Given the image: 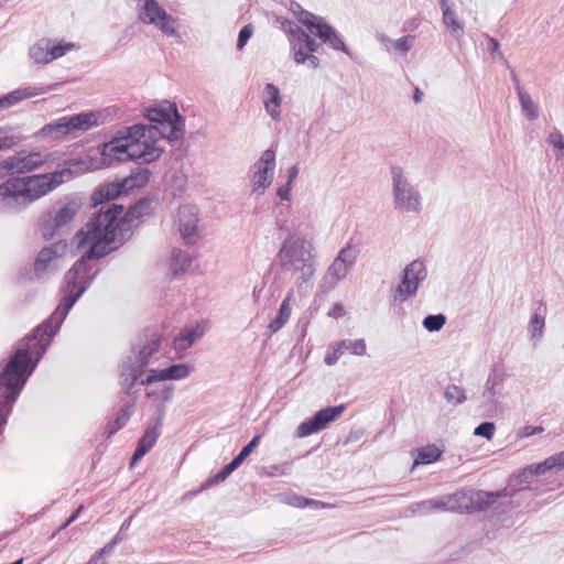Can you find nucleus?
I'll return each instance as SVG.
<instances>
[{
    "mask_svg": "<svg viewBox=\"0 0 564 564\" xmlns=\"http://www.w3.org/2000/svg\"><path fill=\"white\" fill-rule=\"evenodd\" d=\"M91 260L87 256H83L74 263L65 275V286L63 289L65 294L59 305L47 321L34 329L32 335L18 343L15 349L26 348V356L34 365L37 366L69 310L90 285L94 279Z\"/></svg>",
    "mask_w": 564,
    "mask_h": 564,
    "instance_id": "obj_1",
    "label": "nucleus"
},
{
    "mask_svg": "<svg viewBox=\"0 0 564 564\" xmlns=\"http://www.w3.org/2000/svg\"><path fill=\"white\" fill-rule=\"evenodd\" d=\"M544 460L538 464L535 469L525 468L520 474L512 476L509 479L508 486L499 491H485V490H459L451 495H443L432 498L435 512H478L485 511L494 506L499 499L512 497L518 491L529 489L532 485V479L545 471L564 469V460H552L547 464Z\"/></svg>",
    "mask_w": 564,
    "mask_h": 564,
    "instance_id": "obj_2",
    "label": "nucleus"
},
{
    "mask_svg": "<svg viewBox=\"0 0 564 564\" xmlns=\"http://www.w3.org/2000/svg\"><path fill=\"white\" fill-rule=\"evenodd\" d=\"M149 207L147 202H139L123 214V206L111 204L106 209H100L76 235L77 247L79 249L88 248L85 256L88 259L98 260L107 256L116 247L113 243L118 237V230L121 224L132 220V218L142 216L144 209Z\"/></svg>",
    "mask_w": 564,
    "mask_h": 564,
    "instance_id": "obj_3",
    "label": "nucleus"
},
{
    "mask_svg": "<svg viewBox=\"0 0 564 564\" xmlns=\"http://www.w3.org/2000/svg\"><path fill=\"white\" fill-rule=\"evenodd\" d=\"M87 171L84 161L70 160L65 167L44 174L11 177L0 184V202L12 199L21 204H31L45 196L74 174Z\"/></svg>",
    "mask_w": 564,
    "mask_h": 564,
    "instance_id": "obj_4",
    "label": "nucleus"
},
{
    "mask_svg": "<svg viewBox=\"0 0 564 564\" xmlns=\"http://www.w3.org/2000/svg\"><path fill=\"white\" fill-rule=\"evenodd\" d=\"M26 351V348L15 349L10 359L0 365V429L7 424L12 405L36 368Z\"/></svg>",
    "mask_w": 564,
    "mask_h": 564,
    "instance_id": "obj_5",
    "label": "nucleus"
},
{
    "mask_svg": "<svg viewBox=\"0 0 564 564\" xmlns=\"http://www.w3.org/2000/svg\"><path fill=\"white\" fill-rule=\"evenodd\" d=\"M148 118L151 122L158 123V126L151 127L153 132H159L165 139L173 141L183 134L184 120L178 115L174 102L164 101L158 107L149 109Z\"/></svg>",
    "mask_w": 564,
    "mask_h": 564,
    "instance_id": "obj_6",
    "label": "nucleus"
},
{
    "mask_svg": "<svg viewBox=\"0 0 564 564\" xmlns=\"http://www.w3.org/2000/svg\"><path fill=\"white\" fill-rule=\"evenodd\" d=\"M98 123L95 112H84L72 117H63L56 122L45 124L39 131L42 137H65L74 131H86Z\"/></svg>",
    "mask_w": 564,
    "mask_h": 564,
    "instance_id": "obj_7",
    "label": "nucleus"
},
{
    "mask_svg": "<svg viewBox=\"0 0 564 564\" xmlns=\"http://www.w3.org/2000/svg\"><path fill=\"white\" fill-rule=\"evenodd\" d=\"M154 135L152 128H147L141 124H135L129 128L128 134L129 149L132 160H143L150 162L156 159L160 153L154 142H150Z\"/></svg>",
    "mask_w": 564,
    "mask_h": 564,
    "instance_id": "obj_8",
    "label": "nucleus"
},
{
    "mask_svg": "<svg viewBox=\"0 0 564 564\" xmlns=\"http://www.w3.org/2000/svg\"><path fill=\"white\" fill-rule=\"evenodd\" d=\"M149 181V174L147 171L140 172L135 175H131L126 177L122 182H112L108 184L100 185L94 193L91 194V200L94 205H100L106 202L112 200L119 197L122 193H127L128 191L140 187L144 185Z\"/></svg>",
    "mask_w": 564,
    "mask_h": 564,
    "instance_id": "obj_9",
    "label": "nucleus"
},
{
    "mask_svg": "<svg viewBox=\"0 0 564 564\" xmlns=\"http://www.w3.org/2000/svg\"><path fill=\"white\" fill-rule=\"evenodd\" d=\"M357 257V251L350 245L343 248L324 274L321 289L324 292L333 290L349 272Z\"/></svg>",
    "mask_w": 564,
    "mask_h": 564,
    "instance_id": "obj_10",
    "label": "nucleus"
},
{
    "mask_svg": "<svg viewBox=\"0 0 564 564\" xmlns=\"http://www.w3.org/2000/svg\"><path fill=\"white\" fill-rule=\"evenodd\" d=\"M50 160V155L41 152L20 151L0 161V170L11 174H25L43 166Z\"/></svg>",
    "mask_w": 564,
    "mask_h": 564,
    "instance_id": "obj_11",
    "label": "nucleus"
},
{
    "mask_svg": "<svg viewBox=\"0 0 564 564\" xmlns=\"http://www.w3.org/2000/svg\"><path fill=\"white\" fill-rule=\"evenodd\" d=\"M80 209L77 200H67L57 206L56 209L48 213L42 223L44 236H53L58 229L73 221Z\"/></svg>",
    "mask_w": 564,
    "mask_h": 564,
    "instance_id": "obj_12",
    "label": "nucleus"
},
{
    "mask_svg": "<svg viewBox=\"0 0 564 564\" xmlns=\"http://www.w3.org/2000/svg\"><path fill=\"white\" fill-rule=\"evenodd\" d=\"M344 411V404L319 410L313 417L302 422L297 426L296 436L306 437L321 432L322 430L326 429L329 423L339 419Z\"/></svg>",
    "mask_w": 564,
    "mask_h": 564,
    "instance_id": "obj_13",
    "label": "nucleus"
},
{
    "mask_svg": "<svg viewBox=\"0 0 564 564\" xmlns=\"http://www.w3.org/2000/svg\"><path fill=\"white\" fill-rule=\"evenodd\" d=\"M144 23L155 24L164 34H175V20L155 0H144L139 15Z\"/></svg>",
    "mask_w": 564,
    "mask_h": 564,
    "instance_id": "obj_14",
    "label": "nucleus"
},
{
    "mask_svg": "<svg viewBox=\"0 0 564 564\" xmlns=\"http://www.w3.org/2000/svg\"><path fill=\"white\" fill-rule=\"evenodd\" d=\"M424 264L420 261L411 262L404 269L402 282L398 285L393 293L394 302H404L409 296L416 292L420 281L425 278Z\"/></svg>",
    "mask_w": 564,
    "mask_h": 564,
    "instance_id": "obj_15",
    "label": "nucleus"
},
{
    "mask_svg": "<svg viewBox=\"0 0 564 564\" xmlns=\"http://www.w3.org/2000/svg\"><path fill=\"white\" fill-rule=\"evenodd\" d=\"M393 182L397 206L405 212L417 210L420 197L403 178L400 169H393Z\"/></svg>",
    "mask_w": 564,
    "mask_h": 564,
    "instance_id": "obj_16",
    "label": "nucleus"
},
{
    "mask_svg": "<svg viewBox=\"0 0 564 564\" xmlns=\"http://www.w3.org/2000/svg\"><path fill=\"white\" fill-rule=\"evenodd\" d=\"M279 256L281 267L285 271L297 272L302 263L313 261L311 251L297 243L284 245Z\"/></svg>",
    "mask_w": 564,
    "mask_h": 564,
    "instance_id": "obj_17",
    "label": "nucleus"
},
{
    "mask_svg": "<svg viewBox=\"0 0 564 564\" xmlns=\"http://www.w3.org/2000/svg\"><path fill=\"white\" fill-rule=\"evenodd\" d=\"M100 154L102 164L108 166L117 162L132 160L129 149V139L124 135L104 143L100 148Z\"/></svg>",
    "mask_w": 564,
    "mask_h": 564,
    "instance_id": "obj_18",
    "label": "nucleus"
},
{
    "mask_svg": "<svg viewBox=\"0 0 564 564\" xmlns=\"http://www.w3.org/2000/svg\"><path fill=\"white\" fill-rule=\"evenodd\" d=\"M178 230L186 243H195L198 238V212L196 206L183 205L178 209Z\"/></svg>",
    "mask_w": 564,
    "mask_h": 564,
    "instance_id": "obj_19",
    "label": "nucleus"
},
{
    "mask_svg": "<svg viewBox=\"0 0 564 564\" xmlns=\"http://www.w3.org/2000/svg\"><path fill=\"white\" fill-rule=\"evenodd\" d=\"M275 166V153L273 150H265L259 162L256 164L257 171L252 177L253 191L264 189L269 186L273 178Z\"/></svg>",
    "mask_w": 564,
    "mask_h": 564,
    "instance_id": "obj_20",
    "label": "nucleus"
},
{
    "mask_svg": "<svg viewBox=\"0 0 564 564\" xmlns=\"http://www.w3.org/2000/svg\"><path fill=\"white\" fill-rule=\"evenodd\" d=\"M189 375L188 366L184 364L173 365L169 368L161 370H151L149 376L147 377L144 383L151 384L158 381H166V380H180L184 379Z\"/></svg>",
    "mask_w": 564,
    "mask_h": 564,
    "instance_id": "obj_21",
    "label": "nucleus"
},
{
    "mask_svg": "<svg viewBox=\"0 0 564 564\" xmlns=\"http://www.w3.org/2000/svg\"><path fill=\"white\" fill-rule=\"evenodd\" d=\"M61 258L57 247L43 248L34 262V271L37 278H41L45 272L56 269V262Z\"/></svg>",
    "mask_w": 564,
    "mask_h": 564,
    "instance_id": "obj_22",
    "label": "nucleus"
},
{
    "mask_svg": "<svg viewBox=\"0 0 564 564\" xmlns=\"http://www.w3.org/2000/svg\"><path fill=\"white\" fill-rule=\"evenodd\" d=\"M262 101L267 112L274 120L280 118L282 98L279 88L273 84H267L262 93Z\"/></svg>",
    "mask_w": 564,
    "mask_h": 564,
    "instance_id": "obj_23",
    "label": "nucleus"
},
{
    "mask_svg": "<svg viewBox=\"0 0 564 564\" xmlns=\"http://www.w3.org/2000/svg\"><path fill=\"white\" fill-rule=\"evenodd\" d=\"M297 19L308 29L312 34L316 36H327V33L329 32V25L325 23L321 18L301 9L297 13Z\"/></svg>",
    "mask_w": 564,
    "mask_h": 564,
    "instance_id": "obj_24",
    "label": "nucleus"
},
{
    "mask_svg": "<svg viewBox=\"0 0 564 564\" xmlns=\"http://www.w3.org/2000/svg\"><path fill=\"white\" fill-rule=\"evenodd\" d=\"M45 90L40 87H24L15 89L2 98H0V107H10L21 102L24 99H29L43 94Z\"/></svg>",
    "mask_w": 564,
    "mask_h": 564,
    "instance_id": "obj_25",
    "label": "nucleus"
},
{
    "mask_svg": "<svg viewBox=\"0 0 564 564\" xmlns=\"http://www.w3.org/2000/svg\"><path fill=\"white\" fill-rule=\"evenodd\" d=\"M293 296H294V292H293V290H291L280 306L278 317L269 324V329L271 333H276L289 321V318L291 316V312H292L291 303L293 301Z\"/></svg>",
    "mask_w": 564,
    "mask_h": 564,
    "instance_id": "obj_26",
    "label": "nucleus"
},
{
    "mask_svg": "<svg viewBox=\"0 0 564 564\" xmlns=\"http://www.w3.org/2000/svg\"><path fill=\"white\" fill-rule=\"evenodd\" d=\"M51 40L41 39L30 48V57L37 64L50 63Z\"/></svg>",
    "mask_w": 564,
    "mask_h": 564,
    "instance_id": "obj_27",
    "label": "nucleus"
},
{
    "mask_svg": "<svg viewBox=\"0 0 564 564\" xmlns=\"http://www.w3.org/2000/svg\"><path fill=\"white\" fill-rule=\"evenodd\" d=\"M158 440L156 427H151L145 431L144 435L139 442V445L131 458H142L155 444Z\"/></svg>",
    "mask_w": 564,
    "mask_h": 564,
    "instance_id": "obj_28",
    "label": "nucleus"
},
{
    "mask_svg": "<svg viewBox=\"0 0 564 564\" xmlns=\"http://www.w3.org/2000/svg\"><path fill=\"white\" fill-rule=\"evenodd\" d=\"M242 460H230V463L226 465L221 470L206 479L202 484L200 490L207 489L213 485L223 482L234 470H236L240 466Z\"/></svg>",
    "mask_w": 564,
    "mask_h": 564,
    "instance_id": "obj_29",
    "label": "nucleus"
},
{
    "mask_svg": "<svg viewBox=\"0 0 564 564\" xmlns=\"http://www.w3.org/2000/svg\"><path fill=\"white\" fill-rule=\"evenodd\" d=\"M161 336L153 334L149 339L148 344L139 352L140 366L144 367L148 365L150 358L156 352L161 346Z\"/></svg>",
    "mask_w": 564,
    "mask_h": 564,
    "instance_id": "obj_30",
    "label": "nucleus"
},
{
    "mask_svg": "<svg viewBox=\"0 0 564 564\" xmlns=\"http://www.w3.org/2000/svg\"><path fill=\"white\" fill-rule=\"evenodd\" d=\"M443 9V22L452 34L460 36L463 33V26L457 21L455 13L446 6L445 0H442Z\"/></svg>",
    "mask_w": 564,
    "mask_h": 564,
    "instance_id": "obj_31",
    "label": "nucleus"
},
{
    "mask_svg": "<svg viewBox=\"0 0 564 564\" xmlns=\"http://www.w3.org/2000/svg\"><path fill=\"white\" fill-rule=\"evenodd\" d=\"M192 264V259L183 253L181 250H176L172 254L171 270L174 275L184 273Z\"/></svg>",
    "mask_w": 564,
    "mask_h": 564,
    "instance_id": "obj_32",
    "label": "nucleus"
},
{
    "mask_svg": "<svg viewBox=\"0 0 564 564\" xmlns=\"http://www.w3.org/2000/svg\"><path fill=\"white\" fill-rule=\"evenodd\" d=\"M77 50V45L73 42H66L64 40L55 43L51 40V50H50V63L54 59H57L68 52Z\"/></svg>",
    "mask_w": 564,
    "mask_h": 564,
    "instance_id": "obj_33",
    "label": "nucleus"
},
{
    "mask_svg": "<svg viewBox=\"0 0 564 564\" xmlns=\"http://www.w3.org/2000/svg\"><path fill=\"white\" fill-rule=\"evenodd\" d=\"M196 339V333L192 329L182 330L173 340V347L177 351L189 348Z\"/></svg>",
    "mask_w": 564,
    "mask_h": 564,
    "instance_id": "obj_34",
    "label": "nucleus"
},
{
    "mask_svg": "<svg viewBox=\"0 0 564 564\" xmlns=\"http://www.w3.org/2000/svg\"><path fill=\"white\" fill-rule=\"evenodd\" d=\"M444 453V446L440 444H430L417 451V458H441Z\"/></svg>",
    "mask_w": 564,
    "mask_h": 564,
    "instance_id": "obj_35",
    "label": "nucleus"
},
{
    "mask_svg": "<svg viewBox=\"0 0 564 564\" xmlns=\"http://www.w3.org/2000/svg\"><path fill=\"white\" fill-rule=\"evenodd\" d=\"M408 511H410L411 514L426 516L430 514L431 512H435V509L432 503V499H427L411 505Z\"/></svg>",
    "mask_w": 564,
    "mask_h": 564,
    "instance_id": "obj_36",
    "label": "nucleus"
},
{
    "mask_svg": "<svg viewBox=\"0 0 564 564\" xmlns=\"http://www.w3.org/2000/svg\"><path fill=\"white\" fill-rule=\"evenodd\" d=\"M446 322V318L443 314L437 315H429L423 321V326L429 332H437L440 330Z\"/></svg>",
    "mask_w": 564,
    "mask_h": 564,
    "instance_id": "obj_37",
    "label": "nucleus"
},
{
    "mask_svg": "<svg viewBox=\"0 0 564 564\" xmlns=\"http://www.w3.org/2000/svg\"><path fill=\"white\" fill-rule=\"evenodd\" d=\"M444 395L453 404L462 403L466 399L464 390L454 384L446 388Z\"/></svg>",
    "mask_w": 564,
    "mask_h": 564,
    "instance_id": "obj_38",
    "label": "nucleus"
},
{
    "mask_svg": "<svg viewBox=\"0 0 564 564\" xmlns=\"http://www.w3.org/2000/svg\"><path fill=\"white\" fill-rule=\"evenodd\" d=\"M279 501L295 508H305L306 498L291 492L280 495Z\"/></svg>",
    "mask_w": 564,
    "mask_h": 564,
    "instance_id": "obj_39",
    "label": "nucleus"
},
{
    "mask_svg": "<svg viewBox=\"0 0 564 564\" xmlns=\"http://www.w3.org/2000/svg\"><path fill=\"white\" fill-rule=\"evenodd\" d=\"M314 272H315V267H314L313 261L302 263L300 270L297 271L299 276L296 278V282L299 284L307 282L308 280L312 279V276L314 275Z\"/></svg>",
    "mask_w": 564,
    "mask_h": 564,
    "instance_id": "obj_40",
    "label": "nucleus"
},
{
    "mask_svg": "<svg viewBox=\"0 0 564 564\" xmlns=\"http://www.w3.org/2000/svg\"><path fill=\"white\" fill-rule=\"evenodd\" d=\"M414 42V36L406 35L397 41L391 42L392 50L399 53H406L410 51Z\"/></svg>",
    "mask_w": 564,
    "mask_h": 564,
    "instance_id": "obj_41",
    "label": "nucleus"
},
{
    "mask_svg": "<svg viewBox=\"0 0 564 564\" xmlns=\"http://www.w3.org/2000/svg\"><path fill=\"white\" fill-rule=\"evenodd\" d=\"M495 431L496 426L494 423L484 422L475 429L474 434L477 436H482L487 440H491L495 434Z\"/></svg>",
    "mask_w": 564,
    "mask_h": 564,
    "instance_id": "obj_42",
    "label": "nucleus"
},
{
    "mask_svg": "<svg viewBox=\"0 0 564 564\" xmlns=\"http://www.w3.org/2000/svg\"><path fill=\"white\" fill-rule=\"evenodd\" d=\"M323 42H328L335 50L345 51V44L329 25L327 36H318Z\"/></svg>",
    "mask_w": 564,
    "mask_h": 564,
    "instance_id": "obj_43",
    "label": "nucleus"
},
{
    "mask_svg": "<svg viewBox=\"0 0 564 564\" xmlns=\"http://www.w3.org/2000/svg\"><path fill=\"white\" fill-rule=\"evenodd\" d=\"M544 328V317L535 313L530 321L532 337L541 336Z\"/></svg>",
    "mask_w": 564,
    "mask_h": 564,
    "instance_id": "obj_44",
    "label": "nucleus"
},
{
    "mask_svg": "<svg viewBox=\"0 0 564 564\" xmlns=\"http://www.w3.org/2000/svg\"><path fill=\"white\" fill-rule=\"evenodd\" d=\"M366 343L364 339H357L354 341H346V347L343 349L349 350L354 355L362 356L366 354Z\"/></svg>",
    "mask_w": 564,
    "mask_h": 564,
    "instance_id": "obj_45",
    "label": "nucleus"
},
{
    "mask_svg": "<svg viewBox=\"0 0 564 564\" xmlns=\"http://www.w3.org/2000/svg\"><path fill=\"white\" fill-rule=\"evenodd\" d=\"M520 100H521L522 108L527 112L528 117L530 119L535 118V116H536V107L533 104V101L531 100L530 96L520 93Z\"/></svg>",
    "mask_w": 564,
    "mask_h": 564,
    "instance_id": "obj_46",
    "label": "nucleus"
},
{
    "mask_svg": "<svg viewBox=\"0 0 564 564\" xmlns=\"http://www.w3.org/2000/svg\"><path fill=\"white\" fill-rule=\"evenodd\" d=\"M252 33H253V28L251 24H247L240 30L238 41H237V47L239 50H241L247 44L249 39L252 36Z\"/></svg>",
    "mask_w": 564,
    "mask_h": 564,
    "instance_id": "obj_47",
    "label": "nucleus"
},
{
    "mask_svg": "<svg viewBox=\"0 0 564 564\" xmlns=\"http://www.w3.org/2000/svg\"><path fill=\"white\" fill-rule=\"evenodd\" d=\"M343 347H346L345 340L338 343L337 346L334 348L333 352L327 354V356L325 357V362L328 366L334 365L338 360V358L344 351Z\"/></svg>",
    "mask_w": 564,
    "mask_h": 564,
    "instance_id": "obj_48",
    "label": "nucleus"
},
{
    "mask_svg": "<svg viewBox=\"0 0 564 564\" xmlns=\"http://www.w3.org/2000/svg\"><path fill=\"white\" fill-rule=\"evenodd\" d=\"M129 416H130V411L129 409H122L117 417V420L115 421V425L111 427V430L109 431V435L115 433L117 430H119L120 427H122L129 420Z\"/></svg>",
    "mask_w": 564,
    "mask_h": 564,
    "instance_id": "obj_49",
    "label": "nucleus"
},
{
    "mask_svg": "<svg viewBox=\"0 0 564 564\" xmlns=\"http://www.w3.org/2000/svg\"><path fill=\"white\" fill-rule=\"evenodd\" d=\"M260 436H254L235 458H247L252 449L258 445Z\"/></svg>",
    "mask_w": 564,
    "mask_h": 564,
    "instance_id": "obj_50",
    "label": "nucleus"
},
{
    "mask_svg": "<svg viewBox=\"0 0 564 564\" xmlns=\"http://www.w3.org/2000/svg\"><path fill=\"white\" fill-rule=\"evenodd\" d=\"M544 431V429L542 426H530V425H527L524 427H522L519 432V435L521 437H529V436H532L534 434H540Z\"/></svg>",
    "mask_w": 564,
    "mask_h": 564,
    "instance_id": "obj_51",
    "label": "nucleus"
},
{
    "mask_svg": "<svg viewBox=\"0 0 564 564\" xmlns=\"http://www.w3.org/2000/svg\"><path fill=\"white\" fill-rule=\"evenodd\" d=\"M19 140L12 135L0 138V151L15 147Z\"/></svg>",
    "mask_w": 564,
    "mask_h": 564,
    "instance_id": "obj_52",
    "label": "nucleus"
},
{
    "mask_svg": "<svg viewBox=\"0 0 564 564\" xmlns=\"http://www.w3.org/2000/svg\"><path fill=\"white\" fill-rule=\"evenodd\" d=\"M488 50L490 51L491 54L497 53L501 58L503 57L502 53L499 51V43L494 37H489L488 40Z\"/></svg>",
    "mask_w": 564,
    "mask_h": 564,
    "instance_id": "obj_53",
    "label": "nucleus"
},
{
    "mask_svg": "<svg viewBox=\"0 0 564 564\" xmlns=\"http://www.w3.org/2000/svg\"><path fill=\"white\" fill-rule=\"evenodd\" d=\"M290 33L293 35H297V40L305 43V35H308L306 32L302 31L300 28L294 26L292 23H289Z\"/></svg>",
    "mask_w": 564,
    "mask_h": 564,
    "instance_id": "obj_54",
    "label": "nucleus"
},
{
    "mask_svg": "<svg viewBox=\"0 0 564 564\" xmlns=\"http://www.w3.org/2000/svg\"><path fill=\"white\" fill-rule=\"evenodd\" d=\"M308 54L304 53L302 50H299V51H295L294 52V61L295 63L297 64H303L307 61L308 58Z\"/></svg>",
    "mask_w": 564,
    "mask_h": 564,
    "instance_id": "obj_55",
    "label": "nucleus"
},
{
    "mask_svg": "<svg viewBox=\"0 0 564 564\" xmlns=\"http://www.w3.org/2000/svg\"><path fill=\"white\" fill-rule=\"evenodd\" d=\"M306 507H311V508H314V509H322V508L326 507V503H324L322 501H318V500L306 498L305 508Z\"/></svg>",
    "mask_w": 564,
    "mask_h": 564,
    "instance_id": "obj_56",
    "label": "nucleus"
},
{
    "mask_svg": "<svg viewBox=\"0 0 564 564\" xmlns=\"http://www.w3.org/2000/svg\"><path fill=\"white\" fill-rule=\"evenodd\" d=\"M305 46L308 52L313 53L317 50V44L310 35H305Z\"/></svg>",
    "mask_w": 564,
    "mask_h": 564,
    "instance_id": "obj_57",
    "label": "nucleus"
},
{
    "mask_svg": "<svg viewBox=\"0 0 564 564\" xmlns=\"http://www.w3.org/2000/svg\"><path fill=\"white\" fill-rule=\"evenodd\" d=\"M290 189H291V188H290V185H289V184H286V186L280 187V188L278 189V195H279V197H280L281 199H289V197H290V195H289V194H290Z\"/></svg>",
    "mask_w": 564,
    "mask_h": 564,
    "instance_id": "obj_58",
    "label": "nucleus"
},
{
    "mask_svg": "<svg viewBox=\"0 0 564 564\" xmlns=\"http://www.w3.org/2000/svg\"><path fill=\"white\" fill-rule=\"evenodd\" d=\"M550 142L557 149H560L561 143H564L561 134H551Z\"/></svg>",
    "mask_w": 564,
    "mask_h": 564,
    "instance_id": "obj_59",
    "label": "nucleus"
},
{
    "mask_svg": "<svg viewBox=\"0 0 564 564\" xmlns=\"http://www.w3.org/2000/svg\"><path fill=\"white\" fill-rule=\"evenodd\" d=\"M299 175V169L296 165H293L289 169V182L288 184L291 185V183Z\"/></svg>",
    "mask_w": 564,
    "mask_h": 564,
    "instance_id": "obj_60",
    "label": "nucleus"
},
{
    "mask_svg": "<svg viewBox=\"0 0 564 564\" xmlns=\"http://www.w3.org/2000/svg\"><path fill=\"white\" fill-rule=\"evenodd\" d=\"M121 541V536L119 534H117L113 540L111 541L110 544L106 545L102 550H101V553L106 552L107 550H110L115 544H117L118 542Z\"/></svg>",
    "mask_w": 564,
    "mask_h": 564,
    "instance_id": "obj_61",
    "label": "nucleus"
},
{
    "mask_svg": "<svg viewBox=\"0 0 564 564\" xmlns=\"http://www.w3.org/2000/svg\"><path fill=\"white\" fill-rule=\"evenodd\" d=\"M307 62L313 68H316L319 65L318 58L314 55H310Z\"/></svg>",
    "mask_w": 564,
    "mask_h": 564,
    "instance_id": "obj_62",
    "label": "nucleus"
},
{
    "mask_svg": "<svg viewBox=\"0 0 564 564\" xmlns=\"http://www.w3.org/2000/svg\"><path fill=\"white\" fill-rule=\"evenodd\" d=\"M343 313V306L341 305H335L332 312V315L335 317L341 316Z\"/></svg>",
    "mask_w": 564,
    "mask_h": 564,
    "instance_id": "obj_63",
    "label": "nucleus"
},
{
    "mask_svg": "<svg viewBox=\"0 0 564 564\" xmlns=\"http://www.w3.org/2000/svg\"><path fill=\"white\" fill-rule=\"evenodd\" d=\"M421 96H422V93L419 88L415 89L414 91V96H413V99L415 102H420L421 101Z\"/></svg>",
    "mask_w": 564,
    "mask_h": 564,
    "instance_id": "obj_64",
    "label": "nucleus"
}]
</instances>
